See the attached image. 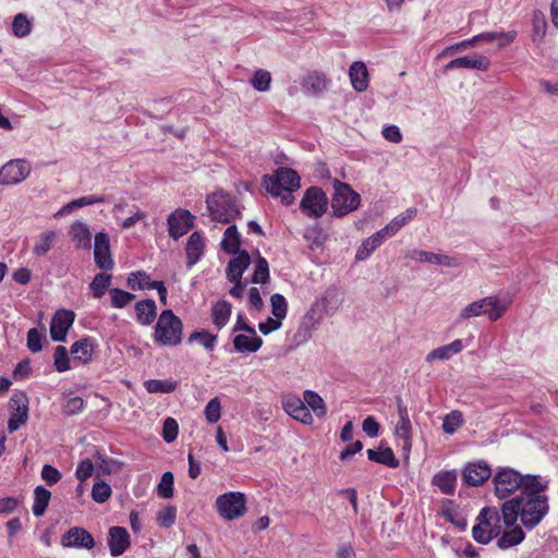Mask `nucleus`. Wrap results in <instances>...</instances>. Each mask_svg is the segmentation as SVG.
Masks as SVG:
<instances>
[{
  "mask_svg": "<svg viewBox=\"0 0 558 558\" xmlns=\"http://www.w3.org/2000/svg\"><path fill=\"white\" fill-rule=\"evenodd\" d=\"M508 529V531H501V536L497 541V546L500 549H508L510 547L517 546L522 543L525 537L522 527L517 525V523Z\"/></svg>",
  "mask_w": 558,
  "mask_h": 558,
  "instance_id": "2f4dec72",
  "label": "nucleus"
},
{
  "mask_svg": "<svg viewBox=\"0 0 558 558\" xmlns=\"http://www.w3.org/2000/svg\"><path fill=\"white\" fill-rule=\"evenodd\" d=\"M530 484L521 494L501 505L505 527L513 526L518 519L527 530H533L549 512V501L545 492L548 483L542 477H529Z\"/></svg>",
  "mask_w": 558,
  "mask_h": 558,
  "instance_id": "f257e3e1",
  "label": "nucleus"
},
{
  "mask_svg": "<svg viewBox=\"0 0 558 558\" xmlns=\"http://www.w3.org/2000/svg\"><path fill=\"white\" fill-rule=\"evenodd\" d=\"M206 204L210 219L216 222L230 223L241 215L234 197L223 191L208 195Z\"/></svg>",
  "mask_w": 558,
  "mask_h": 558,
  "instance_id": "39448f33",
  "label": "nucleus"
},
{
  "mask_svg": "<svg viewBox=\"0 0 558 558\" xmlns=\"http://www.w3.org/2000/svg\"><path fill=\"white\" fill-rule=\"evenodd\" d=\"M333 189L335 194L331 199L333 216L344 217L359 208L361 196L348 183L335 179Z\"/></svg>",
  "mask_w": 558,
  "mask_h": 558,
  "instance_id": "0eeeda50",
  "label": "nucleus"
},
{
  "mask_svg": "<svg viewBox=\"0 0 558 558\" xmlns=\"http://www.w3.org/2000/svg\"><path fill=\"white\" fill-rule=\"evenodd\" d=\"M136 320L143 326H148L157 317V306L154 300L145 299L135 303Z\"/></svg>",
  "mask_w": 558,
  "mask_h": 558,
  "instance_id": "a878e982",
  "label": "nucleus"
},
{
  "mask_svg": "<svg viewBox=\"0 0 558 558\" xmlns=\"http://www.w3.org/2000/svg\"><path fill=\"white\" fill-rule=\"evenodd\" d=\"M94 260L101 270H111L114 262L110 252V239L106 232H98L95 235Z\"/></svg>",
  "mask_w": 558,
  "mask_h": 558,
  "instance_id": "2eb2a0df",
  "label": "nucleus"
},
{
  "mask_svg": "<svg viewBox=\"0 0 558 558\" xmlns=\"http://www.w3.org/2000/svg\"><path fill=\"white\" fill-rule=\"evenodd\" d=\"M178 434H179L178 422L173 417H167L163 421V425H162V433H161L162 439L167 444H171L177 439Z\"/></svg>",
  "mask_w": 558,
  "mask_h": 558,
  "instance_id": "13d9d810",
  "label": "nucleus"
},
{
  "mask_svg": "<svg viewBox=\"0 0 558 558\" xmlns=\"http://www.w3.org/2000/svg\"><path fill=\"white\" fill-rule=\"evenodd\" d=\"M178 383L172 379H148L144 387L149 393H170L177 389Z\"/></svg>",
  "mask_w": 558,
  "mask_h": 558,
  "instance_id": "37998d69",
  "label": "nucleus"
},
{
  "mask_svg": "<svg viewBox=\"0 0 558 558\" xmlns=\"http://www.w3.org/2000/svg\"><path fill=\"white\" fill-rule=\"evenodd\" d=\"M157 493L162 498H171L173 496V474L171 472L162 474Z\"/></svg>",
  "mask_w": 558,
  "mask_h": 558,
  "instance_id": "bf43d9fd",
  "label": "nucleus"
},
{
  "mask_svg": "<svg viewBox=\"0 0 558 558\" xmlns=\"http://www.w3.org/2000/svg\"><path fill=\"white\" fill-rule=\"evenodd\" d=\"M349 77L353 89L365 92L369 86V73L363 61H354L349 68Z\"/></svg>",
  "mask_w": 558,
  "mask_h": 558,
  "instance_id": "412c9836",
  "label": "nucleus"
},
{
  "mask_svg": "<svg viewBox=\"0 0 558 558\" xmlns=\"http://www.w3.org/2000/svg\"><path fill=\"white\" fill-rule=\"evenodd\" d=\"M104 202H105L104 196H97V195L83 196V197L76 198V199L68 203L66 205H64L54 216L58 217V216L66 215L77 208L88 206V205L99 204V203H104Z\"/></svg>",
  "mask_w": 558,
  "mask_h": 558,
  "instance_id": "ea45409f",
  "label": "nucleus"
},
{
  "mask_svg": "<svg viewBox=\"0 0 558 558\" xmlns=\"http://www.w3.org/2000/svg\"><path fill=\"white\" fill-rule=\"evenodd\" d=\"M217 512L227 521H233L246 513V497L241 492H228L219 495L215 502Z\"/></svg>",
  "mask_w": 558,
  "mask_h": 558,
  "instance_id": "1a4fd4ad",
  "label": "nucleus"
},
{
  "mask_svg": "<svg viewBox=\"0 0 558 558\" xmlns=\"http://www.w3.org/2000/svg\"><path fill=\"white\" fill-rule=\"evenodd\" d=\"M529 477H541L533 474H521L519 471L510 466L497 468L493 475L494 494L499 499H507L515 492L525 490L530 484Z\"/></svg>",
  "mask_w": 558,
  "mask_h": 558,
  "instance_id": "f03ea898",
  "label": "nucleus"
},
{
  "mask_svg": "<svg viewBox=\"0 0 558 558\" xmlns=\"http://www.w3.org/2000/svg\"><path fill=\"white\" fill-rule=\"evenodd\" d=\"M51 498V493L39 485L34 489V502H33V513L35 517H43L47 510Z\"/></svg>",
  "mask_w": 558,
  "mask_h": 558,
  "instance_id": "58836bf2",
  "label": "nucleus"
},
{
  "mask_svg": "<svg viewBox=\"0 0 558 558\" xmlns=\"http://www.w3.org/2000/svg\"><path fill=\"white\" fill-rule=\"evenodd\" d=\"M490 68V60L488 57L483 54H468L456 58L445 65L446 71L456 69H472L482 72L488 71Z\"/></svg>",
  "mask_w": 558,
  "mask_h": 558,
  "instance_id": "6ab92c4d",
  "label": "nucleus"
},
{
  "mask_svg": "<svg viewBox=\"0 0 558 558\" xmlns=\"http://www.w3.org/2000/svg\"><path fill=\"white\" fill-rule=\"evenodd\" d=\"M62 475L58 469L50 464H45L41 469V478L47 485L51 486L57 484L61 480Z\"/></svg>",
  "mask_w": 558,
  "mask_h": 558,
  "instance_id": "69168bd1",
  "label": "nucleus"
},
{
  "mask_svg": "<svg viewBox=\"0 0 558 558\" xmlns=\"http://www.w3.org/2000/svg\"><path fill=\"white\" fill-rule=\"evenodd\" d=\"M56 236L57 234L54 231L49 230L43 232L36 240V243L33 247V253L36 256H45L52 247Z\"/></svg>",
  "mask_w": 558,
  "mask_h": 558,
  "instance_id": "c03bdc74",
  "label": "nucleus"
},
{
  "mask_svg": "<svg viewBox=\"0 0 558 558\" xmlns=\"http://www.w3.org/2000/svg\"><path fill=\"white\" fill-rule=\"evenodd\" d=\"M205 416L208 423H217L221 416V404L219 398H213L205 407Z\"/></svg>",
  "mask_w": 558,
  "mask_h": 558,
  "instance_id": "052dcab7",
  "label": "nucleus"
},
{
  "mask_svg": "<svg viewBox=\"0 0 558 558\" xmlns=\"http://www.w3.org/2000/svg\"><path fill=\"white\" fill-rule=\"evenodd\" d=\"M235 257L231 258L227 266V278L229 280L242 279L243 272L248 268L251 264V256L247 251H238Z\"/></svg>",
  "mask_w": 558,
  "mask_h": 558,
  "instance_id": "5701e85b",
  "label": "nucleus"
},
{
  "mask_svg": "<svg viewBox=\"0 0 558 558\" xmlns=\"http://www.w3.org/2000/svg\"><path fill=\"white\" fill-rule=\"evenodd\" d=\"M508 306V303L501 302L497 296H486L464 306L459 317L469 319L486 314L490 322H496L506 314Z\"/></svg>",
  "mask_w": 558,
  "mask_h": 558,
  "instance_id": "423d86ee",
  "label": "nucleus"
},
{
  "mask_svg": "<svg viewBox=\"0 0 558 558\" xmlns=\"http://www.w3.org/2000/svg\"><path fill=\"white\" fill-rule=\"evenodd\" d=\"M457 472L454 470L440 471L432 478V485L437 487L444 495H453L457 485Z\"/></svg>",
  "mask_w": 558,
  "mask_h": 558,
  "instance_id": "bb28decb",
  "label": "nucleus"
},
{
  "mask_svg": "<svg viewBox=\"0 0 558 558\" xmlns=\"http://www.w3.org/2000/svg\"><path fill=\"white\" fill-rule=\"evenodd\" d=\"M111 283V275L106 272L97 274L89 284L90 291L95 299H100L105 295Z\"/></svg>",
  "mask_w": 558,
  "mask_h": 558,
  "instance_id": "a18cd8bd",
  "label": "nucleus"
},
{
  "mask_svg": "<svg viewBox=\"0 0 558 558\" xmlns=\"http://www.w3.org/2000/svg\"><path fill=\"white\" fill-rule=\"evenodd\" d=\"M271 82L270 72L267 70L259 69L255 72L251 83L253 87L258 92H266L269 89Z\"/></svg>",
  "mask_w": 558,
  "mask_h": 558,
  "instance_id": "4d7b16f0",
  "label": "nucleus"
},
{
  "mask_svg": "<svg viewBox=\"0 0 558 558\" xmlns=\"http://www.w3.org/2000/svg\"><path fill=\"white\" fill-rule=\"evenodd\" d=\"M366 453H367V458L371 461L386 465L391 469H396L400 464L399 460L396 458V456L390 447H386L380 450L367 449Z\"/></svg>",
  "mask_w": 558,
  "mask_h": 558,
  "instance_id": "72a5a7b5",
  "label": "nucleus"
},
{
  "mask_svg": "<svg viewBox=\"0 0 558 558\" xmlns=\"http://www.w3.org/2000/svg\"><path fill=\"white\" fill-rule=\"evenodd\" d=\"M299 173L288 167H279L275 174H266L263 178V183L268 193L278 197L282 190L296 191L300 187Z\"/></svg>",
  "mask_w": 558,
  "mask_h": 558,
  "instance_id": "6e6552de",
  "label": "nucleus"
},
{
  "mask_svg": "<svg viewBox=\"0 0 558 558\" xmlns=\"http://www.w3.org/2000/svg\"><path fill=\"white\" fill-rule=\"evenodd\" d=\"M472 46H474V40L469 38V39H465V40H462V41H459L457 44H453V45H450V46L446 47L439 53V57L444 58V57L453 56L456 53H459V52H462V51L466 50L468 48H470Z\"/></svg>",
  "mask_w": 558,
  "mask_h": 558,
  "instance_id": "0e129e2a",
  "label": "nucleus"
},
{
  "mask_svg": "<svg viewBox=\"0 0 558 558\" xmlns=\"http://www.w3.org/2000/svg\"><path fill=\"white\" fill-rule=\"evenodd\" d=\"M463 417L460 411H452L447 414L442 422V430L446 434H453L462 425Z\"/></svg>",
  "mask_w": 558,
  "mask_h": 558,
  "instance_id": "6e6d98bb",
  "label": "nucleus"
},
{
  "mask_svg": "<svg viewBox=\"0 0 558 558\" xmlns=\"http://www.w3.org/2000/svg\"><path fill=\"white\" fill-rule=\"evenodd\" d=\"M232 343L238 353H255L262 348L263 339L256 333L251 337L240 333L233 338Z\"/></svg>",
  "mask_w": 558,
  "mask_h": 558,
  "instance_id": "cd10ccee",
  "label": "nucleus"
},
{
  "mask_svg": "<svg viewBox=\"0 0 558 558\" xmlns=\"http://www.w3.org/2000/svg\"><path fill=\"white\" fill-rule=\"evenodd\" d=\"M195 217L186 209H175L168 216V232L170 238L178 240L186 234L194 226Z\"/></svg>",
  "mask_w": 558,
  "mask_h": 558,
  "instance_id": "4468645a",
  "label": "nucleus"
},
{
  "mask_svg": "<svg viewBox=\"0 0 558 558\" xmlns=\"http://www.w3.org/2000/svg\"><path fill=\"white\" fill-rule=\"evenodd\" d=\"M305 405L318 417L323 418L327 414V407L323 398L313 390H305L303 393Z\"/></svg>",
  "mask_w": 558,
  "mask_h": 558,
  "instance_id": "4c0bfd02",
  "label": "nucleus"
},
{
  "mask_svg": "<svg viewBox=\"0 0 558 558\" xmlns=\"http://www.w3.org/2000/svg\"><path fill=\"white\" fill-rule=\"evenodd\" d=\"M183 323L171 310H163L155 325L153 338L161 347H177L182 342Z\"/></svg>",
  "mask_w": 558,
  "mask_h": 558,
  "instance_id": "7ed1b4c3",
  "label": "nucleus"
},
{
  "mask_svg": "<svg viewBox=\"0 0 558 558\" xmlns=\"http://www.w3.org/2000/svg\"><path fill=\"white\" fill-rule=\"evenodd\" d=\"M395 434L397 437L402 438L404 440L411 439L412 436V425L410 417H403L397 422Z\"/></svg>",
  "mask_w": 558,
  "mask_h": 558,
  "instance_id": "774afa93",
  "label": "nucleus"
},
{
  "mask_svg": "<svg viewBox=\"0 0 558 558\" xmlns=\"http://www.w3.org/2000/svg\"><path fill=\"white\" fill-rule=\"evenodd\" d=\"M232 306L228 301H218L213 305L211 319L218 330L222 329L229 322Z\"/></svg>",
  "mask_w": 558,
  "mask_h": 558,
  "instance_id": "f704fd0d",
  "label": "nucleus"
},
{
  "mask_svg": "<svg viewBox=\"0 0 558 558\" xmlns=\"http://www.w3.org/2000/svg\"><path fill=\"white\" fill-rule=\"evenodd\" d=\"M282 408L291 417L305 425H312L314 422L313 415L305 405L304 399L295 395L286 396L282 399Z\"/></svg>",
  "mask_w": 558,
  "mask_h": 558,
  "instance_id": "dca6fc26",
  "label": "nucleus"
},
{
  "mask_svg": "<svg viewBox=\"0 0 558 558\" xmlns=\"http://www.w3.org/2000/svg\"><path fill=\"white\" fill-rule=\"evenodd\" d=\"M94 473V463L90 459L82 460L75 471V476L80 482H85Z\"/></svg>",
  "mask_w": 558,
  "mask_h": 558,
  "instance_id": "e2e57ef3",
  "label": "nucleus"
},
{
  "mask_svg": "<svg viewBox=\"0 0 558 558\" xmlns=\"http://www.w3.org/2000/svg\"><path fill=\"white\" fill-rule=\"evenodd\" d=\"M12 32L14 36L19 38L26 37L32 32L31 21L27 19L26 14L17 13L12 23Z\"/></svg>",
  "mask_w": 558,
  "mask_h": 558,
  "instance_id": "8fccbe9b",
  "label": "nucleus"
},
{
  "mask_svg": "<svg viewBox=\"0 0 558 558\" xmlns=\"http://www.w3.org/2000/svg\"><path fill=\"white\" fill-rule=\"evenodd\" d=\"M410 258L420 262V263H429V264H437L442 265L447 267H456L459 265L456 258L445 255V254H437L433 252H427L423 250H414L412 251Z\"/></svg>",
  "mask_w": 558,
  "mask_h": 558,
  "instance_id": "b1692460",
  "label": "nucleus"
},
{
  "mask_svg": "<svg viewBox=\"0 0 558 558\" xmlns=\"http://www.w3.org/2000/svg\"><path fill=\"white\" fill-rule=\"evenodd\" d=\"M517 38V32L510 31L507 33L499 32H486L473 36L471 39L474 40V45L480 41H497L499 48L509 46Z\"/></svg>",
  "mask_w": 558,
  "mask_h": 558,
  "instance_id": "c756f323",
  "label": "nucleus"
},
{
  "mask_svg": "<svg viewBox=\"0 0 558 558\" xmlns=\"http://www.w3.org/2000/svg\"><path fill=\"white\" fill-rule=\"evenodd\" d=\"M547 29V21L543 12L536 10L532 15V39L534 41L544 38Z\"/></svg>",
  "mask_w": 558,
  "mask_h": 558,
  "instance_id": "de8ad7c7",
  "label": "nucleus"
},
{
  "mask_svg": "<svg viewBox=\"0 0 558 558\" xmlns=\"http://www.w3.org/2000/svg\"><path fill=\"white\" fill-rule=\"evenodd\" d=\"M53 365L57 372L63 373L71 368L70 357L65 347L58 345L53 353Z\"/></svg>",
  "mask_w": 558,
  "mask_h": 558,
  "instance_id": "603ef678",
  "label": "nucleus"
},
{
  "mask_svg": "<svg viewBox=\"0 0 558 558\" xmlns=\"http://www.w3.org/2000/svg\"><path fill=\"white\" fill-rule=\"evenodd\" d=\"M29 400L25 391L16 390L9 400L10 417L8 421V432H16L28 421Z\"/></svg>",
  "mask_w": 558,
  "mask_h": 558,
  "instance_id": "9d476101",
  "label": "nucleus"
},
{
  "mask_svg": "<svg viewBox=\"0 0 558 558\" xmlns=\"http://www.w3.org/2000/svg\"><path fill=\"white\" fill-rule=\"evenodd\" d=\"M71 239L78 248H89L92 244V234L86 223L75 221L71 226Z\"/></svg>",
  "mask_w": 558,
  "mask_h": 558,
  "instance_id": "473e14b6",
  "label": "nucleus"
},
{
  "mask_svg": "<svg viewBox=\"0 0 558 558\" xmlns=\"http://www.w3.org/2000/svg\"><path fill=\"white\" fill-rule=\"evenodd\" d=\"M269 280V265L265 257L257 251V258L255 262V269L252 277L254 283H266Z\"/></svg>",
  "mask_w": 558,
  "mask_h": 558,
  "instance_id": "49530a36",
  "label": "nucleus"
},
{
  "mask_svg": "<svg viewBox=\"0 0 558 558\" xmlns=\"http://www.w3.org/2000/svg\"><path fill=\"white\" fill-rule=\"evenodd\" d=\"M31 163L25 159H13L0 169V185H14L31 174Z\"/></svg>",
  "mask_w": 558,
  "mask_h": 558,
  "instance_id": "f8f14e48",
  "label": "nucleus"
},
{
  "mask_svg": "<svg viewBox=\"0 0 558 558\" xmlns=\"http://www.w3.org/2000/svg\"><path fill=\"white\" fill-rule=\"evenodd\" d=\"M112 494L111 487L104 481H97L92 488V498L98 504L106 502Z\"/></svg>",
  "mask_w": 558,
  "mask_h": 558,
  "instance_id": "864d4df0",
  "label": "nucleus"
},
{
  "mask_svg": "<svg viewBox=\"0 0 558 558\" xmlns=\"http://www.w3.org/2000/svg\"><path fill=\"white\" fill-rule=\"evenodd\" d=\"M490 477L493 478L492 469L484 460L469 462L462 470V482L466 486H482Z\"/></svg>",
  "mask_w": 558,
  "mask_h": 558,
  "instance_id": "ddd939ff",
  "label": "nucleus"
},
{
  "mask_svg": "<svg viewBox=\"0 0 558 558\" xmlns=\"http://www.w3.org/2000/svg\"><path fill=\"white\" fill-rule=\"evenodd\" d=\"M75 319V314L71 310H59L53 315L50 323V337L53 341H64L66 333Z\"/></svg>",
  "mask_w": 558,
  "mask_h": 558,
  "instance_id": "f3484780",
  "label": "nucleus"
},
{
  "mask_svg": "<svg viewBox=\"0 0 558 558\" xmlns=\"http://www.w3.org/2000/svg\"><path fill=\"white\" fill-rule=\"evenodd\" d=\"M199 343L205 350L213 351L218 342V335L211 333L206 329L193 331L189 338L187 343Z\"/></svg>",
  "mask_w": 558,
  "mask_h": 558,
  "instance_id": "e433bc0d",
  "label": "nucleus"
},
{
  "mask_svg": "<svg viewBox=\"0 0 558 558\" xmlns=\"http://www.w3.org/2000/svg\"><path fill=\"white\" fill-rule=\"evenodd\" d=\"M126 284L131 290H157L165 287L163 281H150V277L145 271L131 272L126 279Z\"/></svg>",
  "mask_w": 558,
  "mask_h": 558,
  "instance_id": "393cba45",
  "label": "nucleus"
},
{
  "mask_svg": "<svg viewBox=\"0 0 558 558\" xmlns=\"http://www.w3.org/2000/svg\"><path fill=\"white\" fill-rule=\"evenodd\" d=\"M271 313L272 315L282 320L286 318L288 313V303L282 294L275 293L270 298Z\"/></svg>",
  "mask_w": 558,
  "mask_h": 558,
  "instance_id": "5fc2aeb1",
  "label": "nucleus"
},
{
  "mask_svg": "<svg viewBox=\"0 0 558 558\" xmlns=\"http://www.w3.org/2000/svg\"><path fill=\"white\" fill-rule=\"evenodd\" d=\"M71 354L74 362L87 364L92 361L94 354V343L90 338H83L75 341L71 347Z\"/></svg>",
  "mask_w": 558,
  "mask_h": 558,
  "instance_id": "c85d7f7f",
  "label": "nucleus"
},
{
  "mask_svg": "<svg viewBox=\"0 0 558 558\" xmlns=\"http://www.w3.org/2000/svg\"><path fill=\"white\" fill-rule=\"evenodd\" d=\"M477 523L472 529L473 538L480 544H488L501 533V508L484 507L477 518Z\"/></svg>",
  "mask_w": 558,
  "mask_h": 558,
  "instance_id": "20e7f679",
  "label": "nucleus"
},
{
  "mask_svg": "<svg viewBox=\"0 0 558 558\" xmlns=\"http://www.w3.org/2000/svg\"><path fill=\"white\" fill-rule=\"evenodd\" d=\"M205 242L204 238L198 231H194L187 239L185 245L186 266L193 267L204 255Z\"/></svg>",
  "mask_w": 558,
  "mask_h": 558,
  "instance_id": "4be33fe9",
  "label": "nucleus"
},
{
  "mask_svg": "<svg viewBox=\"0 0 558 558\" xmlns=\"http://www.w3.org/2000/svg\"><path fill=\"white\" fill-rule=\"evenodd\" d=\"M177 519V507L168 505L160 509L156 515L157 524L162 529L171 527Z\"/></svg>",
  "mask_w": 558,
  "mask_h": 558,
  "instance_id": "09e8293b",
  "label": "nucleus"
},
{
  "mask_svg": "<svg viewBox=\"0 0 558 558\" xmlns=\"http://www.w3.org/2000/svg\"><path fill=\"white\" fill-rule=\"evenodd\" d=\"M130 545V534L125 527L112 526L109 529L108 546L112 557L121 556Z\"/></svg>",
  "mask_w": 558,
  "mask_h": 558,
  "instance_id": "aec40b11",
  "label": "nucleus"
},
{
  "mask_svg": "<svg viewBox=\"0 0 558 558\" xmlns=\"http://www.w3.org/2000/svg\"><path fill=\"white\" fill-rule=\"evenodd\" d=\"M328 80L323 72H310L302 81V87L305 93L319 94L327 89Z\"/></svg>",
  "mask_w": 558,
  "mask_h": 558,
  "instance_id": "7c9ffc66",
  "label": "nucleus"
},
{
  "mask_svg": "<svg viewBox=\"0 0 558 558\" xmlns=\"http://www.w3.org/2000/svg\"><path fill=\"white\" fill-rule=\"evenodd\" d=\"M61 544L63 547L93 549L96 543L87 530L74 526L62 535Z\"/></svg>",
  "mask_w": 558,
  "mask_h": 558,
  "instance_id": "a211bd4d",
  "label": "nucleus"
},
{
  "mask_svg": "<svg viewBox=\"0 0 558 558\" xmlns=\"http://www.w3.org/2000/svg\"><path fill=\"white\" fill-rule=\"evenodd\" d=\"M84 404L85 402L81 397H72L63 405V414L75 415L84 409Z\"/></svg>",
  "mask_w": 558,
  "mask_h": 558,
  "instance_id": "338daca9",
  "label": "nucleus"
},
{
  "mask_svg": "<svg viewBox=\"0 0 558 558\" xmlns=\"http://www.w3.org/2000/svg\"><path fill=\"white\" fill-rule=\"evenodd\" d=\"M383 234L375 232L373 235L363 241L362 245L357 248L355 258L364 260L384 242Z\"/></svg>",
  "mask_w": 558,
  "mask_h": 558,
  "instance_id": "79ce46f5",
  "label": "nucleus"
},
{
  "mask_svg": "<svg viewBox=\"0 0 558 558\" xmlns=\"http://www.w3.org/2000/svg\"><path fill=\"white\" fill-rule=\"evenodd\" d=\"M328 207V198L326 193L318 186H311L300 202V208L307 217L319 218Z\"/></svg>",
  "mask_w": 558,
  "mask_h": 558,
  "instance_id": "9b49d317",
  "label": "nucleus"
},
{
  "mask_svg": "<svg viewBox=\"0 0 558 558\" xmlns=\"http://www.w3.org/2000/svg\"><path fill=\"white\" fill-rule=\"evenodd\" d=\"M462 350H463L462 340L457 339L449 344L439 347V348L430 351L427 354L426 360L428 362L434 361V360H448L452 355L460 353Z\"/></svg>",
  "mask_w": 558,
  "mask_h": 558,
  "instance_id": "c9c22d12",
  "label": "nucleus"
},
{
  "mask_svg": "<svg viewBox=\"0 0 558 558\" xmlns=\"http://www.w3.org/2000/svg\"><path fill=\"white\" fill-rule=\"evenodd\" d=\"M109 294L114 308H123L135 299L133 293L119 288L109 289Z\"/></svg>",
  "mask_w": 558,
  "mask_h": 558,
  "instance_id": "3c124183",
  "label": "nucleus"
},
{
  "mask_svg": "<svg viewBox=\"0 0 558 558\" xmlns=\"http://www.w3.org/2000/svg\"><path fill=\"white\" fill-rule=\"evenodd\" d=\"M241 239L240 233L235 225L229 226L225 231V236L221 242V246L225 252L229 254H235L238 251H242L240 248Z\"/></svg>",
  "mask_w": 558,
  "mask_h": 558,
  "instance_id": "a19ab883",
  "label": "nucleus"
},
{
  "mask_svg": "<svg viewBox=\"0 0 558 558\" xmlns=\"http://www.w3.org/2000/svg\"><path fill=\"white\" fill-rule=\"evenodd\" d=\"M44 338L45 336L37 328L29 329L27 332L28 350L33 353L41 351Z\"/></svg>",
  "mask_w": 558,
  "mask_h": 558,
  "instance_id": "680f3d73",
  "label": "nucleus"
}]
</instances>
